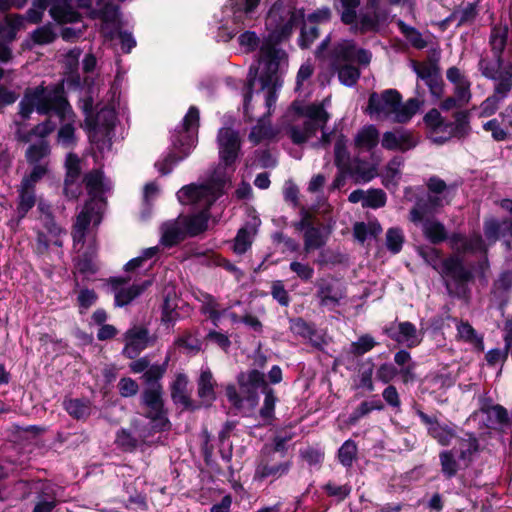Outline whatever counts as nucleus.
<instances>
[{"label":"nucleus","mask_w":512,"mask_h":512,"mask_svg":"<svg viewBox=\"0 0 512 512\" xmlns=\"http://www.w3.org/2000/svg\"><path fill=\"white\" fill-rule=\"evenodd\" d=\"M268 35L260 47L258 67L259 82L268 112L276 102V92L281 87V75L287 67V55L275 44L287 37L292 30L290 12L274 5L266 18Z\"/></svg>","instance_id":"nucleus-1"},{"label":"nucleus","mask_w":512,"mask_h":512,"mask_svg":"<svg viewBox=\"0 0 512 512\" xmlns=\"http://www.w3.org/2000/svg\"><path fill=\"white\" fill-rule=\"evenodd\" d=\"M490 46L494 60L482 58L479 69L483 76L495 81V86L494 93L480 104L481 118L494 115L512 89V28L495 26L491 31Z\"/></svg>","instance_id":"nucleus-2"},{"label":"nucleus","mask_w":512,"mask_h":512,"mask_svg":"<svg viewBox=\"0 0 512 512\" xmlns=\"http://www.w3.org/2000/svg\"><path fill=\"white\" fill-rule=\"evenodd\" d=\"M20 114L27 118L35 109L40 114H48L50 111L63 123L58 133V141L65 147L74 143V113L63 97L61 87L45 88L38 86L27 89L20 104Z\"/></svg>","instance_id":"nucleus-3"},{"label":"nucleus","mask_w":512,"mask_h":512,"mask_svg":"<svg viewBox=\"0 0 512 512\" xmlns=\"http://www.w3.org/2000/svg\"><path fill=\"white\" fill-rule=\"evenodd\" d=\"M83 182L85 183L89 200L77 216L74 225L73 239L77 244L83 243L91 223L94 226L100 224L101 214L105 206L104 194L111 189L110 181L106 180L99 170L88 173Z\"/></svg>","instance_id":"nucleus-4"},{"label":"nucleus","mask_w":512,"mask_h":512,"mask_svg":"<svg viewBox=\"0 0 512 512\" xmlns=\"http://www.w3.org/2000/svg\"><path fill=\"white\" fill-rule=\"evenodd\" d=\"M223 190L220 186L211 184L188 185L181 188L177 197L184 205H193L199 210V213L191 216H181L185 219V228L189 236H195L207 228V222L210 217L209 207L221 196Z\"/></svg>","instance_id":"nucleus-5"},{"label":"nucleus","mask_w":512,"mask_h":512,"mask_svg":"<svg viewBox=\"0 0 512 512\" xmlns=\"http://www.w3.org/2000/svg\"><path fill=\"white\" fill-rule=\"evenodd\" d=\"M401 100L400 93L394 89L372 93L366 111L376 120L407 123L420 110L422 102L417 98H410L404 103Z\"/></svg>","instance_id":"nucleus-6"},{"label":"nucleus","mask_w":512,"mask_h":512,"mask_svg":"<svg viewBox=\"0 0 512 512\" xmlns=\"http://www.w3.org/2000/svg\"><path fill=\"white\" fill-rule=\"evenodd\" d=\"M198 125L199 111L196 107H190L183 119L181 127L179 130H176L173 135L172 152L165 159L155 164L161 174H168L174 165L191 153L197 143L196 131Z\"/></svg>","instance_id":"nucleus-7"},{"label":"nucleus","mask_w":512,"mask_h":512,"mask_svg":"<svg viewBox=\"0 0 512 512\" xmlns=\"http://www.w3.org/2000/svg\"><path fill=\"white\" fill-rule=\"evenodd\" d=\"M216 143L220 162L208 184L219 185L224 190L225 185L230 182L235 163L241 154L242 140L238 131L231 127H222L218 130Z\"/></svg>","instance_id":"nucleus-8"},{"label":"nucleus","mask_w":512,"mask_h":512,"mask_svg":"<svg viewBox=\"0 0 512 512\" xmlns=\"http://www.w3.org/2000/svg\"><path fill=\"white\" fill-rule=\"evenodd\" d=\"M371 59L372 53L369 50L358 48L352 40H342L335 45L331 62L338 71L340 82L345 86L352 87L357 83L360 71L348 63L356 61L360 65L367 66Z\"/></svg>","instance_id":"nucleus-9"},{"label":"nucleus","mask_w":512,"mask_h":512,"mask_svg":"<svg viewBox=\"0 0 512 512\" xmlns=\"http://www.w3.org/2000/svg\"><path fill=\"white\" fill-rule=\"evenodd\" d=\"M303 115L307 118L302 128L292 127L290 136L294 143L301 144L316 136L319 130L322 131V137L319 144L326 145L329 142V134L323 129L330 116L322 104H311L305 107Z\"/></svg>","instance_id":"nucleus-10"},{"label":"nucleus","mask_w":512,"mask_h":512,"mask_svg":"<svg viewBox=\"0 0 512 512\" xmlns=\"http://www.w3.org/2000/svg\"><path fill=\"white\" fill-rule=\"evenodd\" d=\"M429 194L426 199H419L411 209L409 219L413 223L420 222L427 214H432L437 209L447 205L451 201V191L446 183L434 176L427 182Z\"/></svg>","instance_id":"nucleus-11"},{"label":"nucleus","mask_w":512,"mask_h":512,"mask_svg":"<svg viewBox=\"0 0 512 512\" xmlns=\"http://www.w3.org/2000/svg\"><path fill=\"white\" fill-rule=\"evenodd\" d=\"M46 9L53 20L59 24L74 23L80 19V14L72 7L69 0H35L33 7L27 12V19L31 23H38Z\"/></svg>","instance_id":"nucleus-12"},{"label":"nucleus","mask_w":512,"mask_h":512,"mask_svg":"<svg viewBox=\"0 0 512 512\" xmlns=\"http://www.w3.org/2000/svg\"><path fill=\"white\" fill-rule=\"evenodd\" d=\"M289 469L290 462L288 460L276 456L271 447L264 446L255 469L254 479H277L285 475Z\"/></svg>","instance_id":"nucleus-13"},{"label":"nucleus","mask_w":512,"mask_h":512,"mask_svg":"<svg viewBox=\"0 0 512 512\" xmlns=\"http://www.w3.org/2000/svg\"><path fill=\"white\" fill-rule=\"evenodd\" d=\"M348 140L343 136H338L334 146V161L341 173H350L357 177L360 181H370L374 175L375 170L369 169L368 171L361 172L358 168L356 161L352 160L350 153L347 149Z\"/></svg>","instance_id":"nucleus-14"},{"label":"nucleus","mask_w":512,"mask_h":512,"mask_svg":"<svg viewBox=\"0 0 512 512\" xmlns=\"http://www.w3.org/2000/svg\"><path fill=\"white\" fill-rule=\"evenodd\" d=\"M114 123L115 112L113 109L104 108L97 113L96 122L90 131L89 137L99 150L102 151L105 147L109 148L111 146L109 134Z\"/></svg>","instance_id":"nucleus-15"},{"label":"nucleus","mask_w":512,"mask_h":512,"mask_svg":"<svg viewBox=\"0 0 512 512\" xmlns=\"http://www.w3.org/2000/svg\"><path fill=\"white\" fill-rule=\"evenodd\" d=\"M385 333L392 340L408 348L416 347L422 341V336L415 325L408 321L392 323L385 328Z\"/></svg>","instance_id":"nucleus-16"},{"label":"nucleus","mask_w":512,"mask_h":512,"mask_svg":"<svg viewBox=\"0 0 512 512\" xmlns=\"http://www.w3.org/2000/svg\"><path fill=\"white\" fill-rule=\"evenodd\" d=\"M123 341L125 342L123 355L134 359L149 346L151 339L146 328L134 326L124 333Z\"/></svg>","instance_id":"nucleus-17"},{"label":"nucleus","mask_w":512,"mask_h":512,"mask_svg":"<svg viewBox=\"0 0 512 512\" xmlns=\"http://www.w3.org/2000/svg\"><path fill=\"white\" fill-rule=\"evenodd\" d=\"M110 283L115 297V305L123 307L138 297L151 284V281L126 286L127 281L125 279L113 278Z\"/></svg>","instance_id":"nucleus-18"},{"label":"nucleus","mask_w":512,"mask_h":512,"mask_svg":"<svg viewBox=\"0 0 512 512\" xmlns=\"http://www.w3.org/2000/svg\"><path fill=\"white\" fill-rule=\"evenodd\" d=\"M418 143L414 134L406 129H395L383 134L381 145L384 149L405 152Z\"/></svg>","instance_id":"nucleus-19"},{"label":"nucleus","mask_w":512,"mask_h":512,"mask_svg":"<svg viewBox=\"0 0 512 512\" xmlns=\"http://www.w3.org/2000/svg\"><path fill=\"white\" fill-rule=\"evenodd\" d=\"M421 421L427 426L428 434L440 445L448 446L456 437L454 429L448 425L441 424L436 417H431L421 410L416 411Z\"/></svg>","instance_id":"nucleus-20"},{"label":"nucleus","mask_w":512,"mask_h":512,"mask_svg":"<svg viewBox=\"0 0 512 512\" xmlns=\"http://www.w3.org/2000/svg\"><path fill=\"white\" fill-rule=\"evenodd\" d=\"M188 236L185 228V219L181 216L175 220L167 221L161 226L160 243L165 247H172Z\"/></svg>","instance_id":"nucleus-21"},{"label":"nucleus","mask_w":512,"mask_h":512,"mask_svg":"<svg viewBox=\"0 0 512 512\" xmlns=\"http://www.w3.org/2000/svg\"><path fill=\"white\" fill-rule=\"evenodd\" d=\"M446 77L453 85V94L458 97L460 102L469 103L472 97L471 82L465 74L459 68L453 66L447 69Z\"/></svg>","instance_id":"nucleus-22"},{"label":"nucleus","mask_w":512,"mask_h":512,"mask_svg":"<svg viewBox=\"0 0 512 512\" xmlns=\"http://www.w3.org/2000/svg\"><path fill=\"white\" fill-rule=\"evenodd\" d=\"M448 242L451 249L457 253H477L486 251L484 242L479 234H472L469 237H465L461 234H453L449 237Z\"/></svg>","instance_id":"nucleus-23"},{"label":"nucleus","mask_w":512,"mask_h":512,"mask_svg":"<svg viewBox=\"0 0 512 512\" xmlns=\"http://www.w3.org/2000/svg\"><path fill=\"white\" fill-rule=\"evenodd\" d=\"M439 273L444 278H450L456 282L468 281L471 272L466 269L458 256H451L442 261Z\"/></svg>","instance_id":"nucleus-24"},{"label":"nucleus","mask_w":512,"mask_h":512,"mask_svg":"<svg viewBox=\"0 0 512 512\" xmlns=\"http://www.w3.org/2000/svg\"><path fill=\"white\" fill-rule=\"evenodd\" d=\"M448 125L450 126V131H447L444 135L436 136L434 143L443 144L452 137L461 138L466 136L470 130L469 113L467 111L456 112L454 114V122H448Z\"/></svg>","instance_id":"nucleus-25"},{"label":"nucleus","mask_w":512,"mask_h":512,"mask_svg":"<svg viewBox=\"0 0 512 512\" xmlns=\"http://www.w3.org/2000/svg\"><path fill=\"white\" fill-rule=\"evenodd\" d=\"M317 298L321 306L331 309L338 306L345 298V291L340 286L322 281L318 284Z\"/></svg>","instance_id":"nucleus-26"},{"label":"nucleus","mask_w":512,"mask_h":512,"mask_svg":"<svg viewBox=\"0 0 512 512\" xmlns=\"http://www.w3.org/2000/svg\"><path fill=\"white\" fill-rule=\"evenodd\" d=\"M427 214L417 224L422 225L424 236L433 244L440 243L447 239V231L445 226L433 217Z\"/></svg>","instance_id":"nucleus-27"},{"label":"nucleus","mask_w":512,"mask_h":512,"mask_svg":"<svg viewBox=\"0 0 512 512\" xmlns=\"http://www.w3.org/2000/svg\"><path fill=\"white\" fill-rule=\"evenodd\" d=\"M216 382L209 368H202L198 379V396L204 403L211 404L216 399Z\"/></svg>","instance_id":"nucleus-28"},{"label":"nucleus","mask_w":512,"mask_h":512,"mask_svg":"<svg viewBox=\"0 0 512 512\" xmlns=\"http://www.w3.org/2000/svg\"><path fill=\"white\" fill-rule=\"evenodd\" d=\"M24 26V18L20 15H8L0 23V45H6L16 37L17 32Z\"/></svg>","instance_id":"nucleus-29"},{"label":"nucleus","mask_w":512,"mask_h":512,"mask_svg":"<svg viewBox=\"0 0 512 512\" xmlns=\"http://www.w3.org/2000/svg\"><path fill=\"white\" fill-rule=\"evenodd\" d=\"M423 121L429 129L430 137L433 142L436 136L444 135L447 131H450L448 121L442 117L441 113L437 109L429 110L425 114Z\"/></svg>","instance_id":"nucleus-30"},{"label":"nucleus","mask_w":512,"mask_h":512,"mask_svg":"<svg viewBox=\"0 0 512 512\" xmlns=\"http://www.w3.org/2000/svg\"><path fill=\"white\" fill-rule=\"evenodd\" d=\"M102 20L101 30L105 37L114 39V33L119 30L118 9L114 5H105L99 11Z\"/></svg>","instance_id":"nucleus-31"},{"label":"nucleus","mask_w":512,"mask_h":512,"mask_svg":"<svg viewBox=\"0 0 512 512\" xmlns=\"http://www.w3.org/2000/svg\"><path fill=\"white\" fill-rule=\"evenodd\" d=\"M329 237V232L322 228L309 226L304 232V250L306 253H310L316 249L323 247Z\"/></svg>","instance_id":"nucleus-32"},{"label":"nucleus","mask_w":512,"mask_h":512,"mask_svg":"<svg viewBox=\"0 0 512 512\" xmlns=\"http://www.w3.org/2000/svg\"><path fill=\"white\" fill-rule=\"evenodd\" d=\"M50 148L46 140H39L37 143L28 147L25 153L27 162L35 167L37 165L46 164L49 166L48 156Z\"/></svg>","instance_id":"nucleus-33"},{"label":"nucleus","mask_w":512,"mask_h":512,"mask_svg":"<svg viewBox=\"0 0 512 512\" xmlns=\"http://www.w3.org/2000/svg\"><path fill=\"white\" fill-rule=\"evenodd\" d=\"M143 403L150 409V417L158 418L162 411V386L152 385L148 387L142 396Z\"/></svg>","instance_id":"nucleus-34"},{"label":"nucleus","mask_w":512,"mask_h":512,"mask_svg":"<svg viewBox=\"0 0 512 512\" xmlns=\"http://www.w3.org/2000/svg\"><path fill=\"white\" fill-rule=\"evenodd\" d=\"M188 383L187 376L179 373L171 384V396L174 402L180 403L186 408L190 407V397L187 391Z\"/></svg>","instance_id":"nucleus-35"},{"label":"nucleus","mask_w":512,"mask_h":512,"mask_svg":"<svg viewBox=\"0 0 512 512\" xmlns=\"http://www.w3.org/2000/svg\"><path fill=\"white\" fill-rule=\"evenodd\" d=\"M379 140V133L375 126L368 125L358 131L354 138L355 147L363 150H371Z\"/></svg>","instance_id":"nucleus-36"},{"label":"nucleus","mask_w":512,"mask_h":512,"mask_svg":"<svg viewBox=\"0 0 512 512\" xmlns=\"http://www.w3.org/2000/svg\"><path fill=\"white\" fill-rule=\"evenodd\" d=\"M512 231V222L510 220L488 219L484 223L485 237L490 242H495L500 235H505Z\"/></svg>","instance_id":"nucleus-37"},{"label":"nucleus","mask_w":512,"mask_h":512,"mask_svg":"<svg viewBox=\"0 0 512 512\" xmlns=\"http://www.w3.org/2000/svg\"><path fill=\"white\" fill-rule=\"evenodd\" d=\"M382 232V227L378 222H359L353 227V234L356 240L363 243L371 237H376Z\"/></svg>","instance_id":"nucleus-38"},{"label":"nucleus","mask_w":512,"mask_h":512,"mask_svg":"<svg viewBox=\"0 0 512 512\" xmlns=\"http://www.w3.org/2000/svg\"><path fill=\"white\" fill-rule=\"evenodd\" d=\"M457 337L474 345L479 350H484L483 338L478 336L474 328L468 322H460L457 325Z\"/></svg>","instance_id":"nucleus-39"},{"label":"nucleus","mask_w":512,"mask_h":512,"mask_svg":"<svg viewBox=\"0 0 512 512\" xmlns=\"http://www.w3.org/2000/svg\"><path fill=\"white\" fill-rule=\"evenodd\" d=\"M397 26L400 32L408 40V42L416 49H423L427 46V41L423 38L420 31L407 25L404 21L398 20Z\"/></svg>","instance_id":"nucleus-40"},{"label":"nucleus","mask_w":512,"mask_h":512,"mask_svg":"<svg viewBox=\"0 0 512 512\" xmlns=\"http://www.w3.org/2000/svg\"><path fill=\"white\" fill-rule=\"evenodd\" d=\"M49 113H51V115L47 121L37 125L30 133L22 134L21 132H18V138L23 142H29L31 141V136L36 135L41 138L40 140H44V138L56 127V123L51 120L52 117L56 116L53 111H50Z\"/></svg>","instance_id":"nucleus-41"},{"label":"nucleus","mask_w":512,"mask_h":512,"mask_svg":"<svg viewBox=\"0 0 512 512\" xmlns=\"http://www.w3.org/2000/svg\"><path fill=\"white\" fill-rule=\"evenodd\" d=\"M19 202L17 211L20 217H24L26 213L35 205L36 197L35 190L24 188L19 185Z\"/></svg>","instance_id":"nucleus-42"},{"label":"nucleus","mask_w":512,"mask_h":512,"mask_svg":"<svg viewBox=\"0 0 512 512\" xmlns=\"http://www.w3.org/2000/svg\"><path fill=\"white\" fill-rule=\"evenodd\" d=\"M65 410L76 419H83L89 416L90 406L88 402L79 399H69L64 401Z\"/></svg>","instance_id":"nucleus-43"},{"label":"nucleus","mask_w":512,"mask_h":512,"mask_svg":"<svg viewBox=\"0 0 512 512\" xmlns=\"http://www.w3.org/2000/svg\"><path fill=\"white\" fill-rule=\"evenodd\" d=\"M441 471L447 478H452L458 471V463L453 450L443 451L439 455Z\"/></svg>","instance_id":"nucleus-44"},{"label":"nucleus","mask_w":512,"mask_h":512,"mask_svg":"<svg viewBox=\"0 0 512 512\" xmlns=\"http://www.w3.org/2000/svg\"><path fill=\"white\" fill-rule=\"evenodd\" d=\"M48 173V168L46 164L37 165L32 167L31 171L26 174L20 186L24 188L35 190L36 184Z\"/></svg>","instance_id":"nucleus-45"},{"label":"nucleus","mask_w":512,"mask_h":512,"mask_svg":"<svg viewBox=\"0 0 512 512\" xmlns=\"http://www.w3.org/2000/svg\"><path fill=\"white\" fill-rule=\"evenodd\" d=\"M169 358L165 360V362L161 365L154 364L150 365L148 370L145 371L142 378L144 382L150 386L152 385H160L159 380L163 377V375L166 372L167 364H168Z\"/></svg>","instance_id":"nucleus-46"},{"label":"nucleus","mask_w":512,"mask_h":512,"mask_svg":"<svg viewBox=\"0 0 512 512\" xmlns=\"http://www.w3.org/2000/svg\"><path fill=\"white\" fill-rule=\"evenodd\" d=\"M382 409L383 404L380 400L364 401L350 415V422L355 423L370 412Z\"/></svg>","instance_id":"nucleus-47"},{"label":"nucleus","mask_w":512,"mask_h":512,"mask_svg":"<svg viewBox=\"0 0 512 512\" xmlns=\"http://www.w3.org/2000/svg\"><path fill=\"white\" fill-rule=\"evenodd\" d=\"M357 446L354 441H345L338 451V458L343 466L350 467L356 458Z\"/></svg>","instance_id":"nucleus-48"},{"label":"nucleus","mask_w":512,"mask_h":512,"mask_svg":"<svg viewBox=\"0 0 512 512\" xmlns=\"http://www.w3.org/2000/svg\"><path fill=\"white\" fill-rule=\"evenodd\" d=\"M290 270L296 274V276L304 281L309 282L314 276V268L306 262L292 261L289 265Z\"/></svg>","instance_id":"nucleus-49"},{"label":"nucleus","mask_w":512,"mask_h":512,"mask_svg":"<svg viewBox=\"0 0 512 512\" xmlns=\"http://www.w3.org/2000/svg\"><path fill=\"white\" fill-rule=\"evenodd\" d=\"M418 253L428 265L439 272L442 263L439 250L433 247H419Z\"/></svg>","instance_id":"nucleus-50"},{"label":"nucleus","mask_w":512,"mask_h":512,"mask_svg":"<svg viewBox=\"0 0 512 512\" xmlns=\"http://www.w3.org/2000/svg\"><path fill=\"white\" fill-rule=\"evenodd\" d=\"M66 178L67 189H71V181L79 180L80 176V161L76 155L69 154L66 159Z\"/></svg>","instance_id":"nucleus-51"},{"label":"nucleus","mask_w":512,"mask_h":512,"mask_svg":"<svg viewBox=\"0 0 512 512\" xmlns=\"http://www.w3.org/2000/svg\"><path fill=\"white\" fill-rule=\"evenodd\" d=\"M404 235L401 229L390 228L386 233L387 248L393 252L398 253L403 245Z\"/></svg>","instance_id":"nucleus-52"},{"label":"nucleus","mask_w":512,"mask_h":512,"mask_svg":"<svg viewBox=\"0 0 512 512\" xmlns=\"http://www.w3.org/2000/svg\"><path fill=\"white\" fill-rule=\"evenodd\" d=\"M158 251H159V248L157 246L144 249L140 256L131 259L125 265V270L126 271H133V270H135L137 268L142 267L144 265V262L149 260V259H151V258H153L154 256H156Z\"/></svg>","instance_id":"nucleus-53"},{"label":"nucleus","mask_w":512,"mask_h":512,"mask_svg":"<svg viewBox=\"0 0 512 512\" xmlns=\"http://www.w3.org/2000/svg\"><path fill=\"white\" fill-rule=\"evenodd\" d=\"M376 342L370 335H363L359 339L351 344L350 351L354 355H363L368 351L372 350Z\"/></svg>","instance_id":"nucleus-54"},{"label":"nucleus","mask_w":512,"mask_h":512,"mask_svg":"<svg viewBox=\"0 0 512 512\" xmlns=\"http://www.w3.org/2000/svg\"><path fill=\"white\" fill-rule=\"evenodd\" d=\"M483 129L491 132V136L495 141H505L508 138L507 131L501 127L497 119H491L483 124Z\"/></svg>","instance_id":"nucleus-55"},{"label":"nucleus","mask_w":512,"mask_h":512,"mask_svg":"<svg viewBox=\"0 0 512 512\" xmlns=\"http://www.w3.org/2000/svg\"><path fill=\"white\" fill-rule=\"evenodd\" d=\"M386 203V195L380 189H373L366 192L365 207L380 208Z\"/></svg>","instance_id":"nucleus-56"},{"label":"nucleus","mask_w":512,"mask_h":512,"mask_svg":"<svg viewBox=\"0 0 512 512\" xmlns=\"http://www.w3.org/2000/svg\"><path fill=\"white\" fill-rule=\"evenodd\" d=\"M342 14L341 19L346 24H352L356 19V8L359 5V0H341Z\"/></svg>","instance_id":"nucleus-57"},{"label":"nucleus","mask_w":512,"mask_h":512,"mask_svg":"<svg viewBox=\"0 0 512 512\" xmlns=\"http://www.w3.org/2000/svg\"><path fill=\"white\" fill-rule=\"evenodd\" d=\"M251 242L252 241L250 233L245 229H240L235 238L233 246L234 252L237 254L245 253L250 247Z\"/></svg>","instance_id":"nucleus-58"},{"label":"nucleus","mask_w":512,"mask_h":512,"mask_svg":"<svg viewBox=\"0 0 512 512\" xmlns=\"http://www.w3.org/2000/svg\"><path fill=\"white\" fill-rule=\"evenodd\" d=\"M272 136L271 128L266 125L263 121H260L258 125L252 128L249 139L255 143L258 144L262 140L270 138Z\"/></svg>","instance_id":"nucleus-59"},{"label":"nucleus","mask_w":512,"mask_h":512,"mask_svg":"<svg viewBox=\"0 0 512 512\" xmlns=\"http://www.w3.org/2000/svg\"><path fill=\"white\" fill-rule=\"evenodd\" d=\"M239 45L245 49V51H254L259 45V38L255 32L245 31L238 37Z\"/></svg>","instance_id":"nucleus-60"},{"label":"nucleus","mask_w":512,"mask_h":512,"mask_svg":"<svg viewBox=\"0 0 512 512\" xmlns=\"http://www.w3.org/2000/svg\"><path fill=\"white\" fill-rule=\"evenodd\" d=\"M119 393L123 397H131L138 393L139 386L135 380L129 377L121 378L118 383Z\"/></svg>","instance_id":"nucleus-61"},{"label":"nucleus","mask_w":512,"mask_h":512,"mask_svg":"<svg viewBox=\"0 0 512 512\" xmlns=\"http://www.w3.org/2000/svg\"><path fill=\"white\" fill-rule=\"evenodd\" d=\"M238 381H239L240 385L249 384L253 387H259L260 385H262L264 383V377H263V374L260 373L259 371L252 370V371L248 372L247 374L242 373L238 377Z\"/></svg>","instance_id":"nucleus-62"},{"label":"nucleus","mask_w":512,"mask_h":512,"mask_svg":"<svg viewBox=\"0 0 512 512\" xmlns=\"http://www.w3.org/2000/svg\"><path fill=\"white\" fill-rule=\"evenodd\" d=\"M55 39V33L50 26H43L33 32V40L38 44H48Z\"/></svg>","instance_id":"nucleus-63"},{"label":"nucleus","mask_w":512,"mask_h":512,"mask_svg":"<svg viewBox=\"0 0 512 512\" xmlns=\"http://www.w3.org/2000/svg\"><path fill=\"white\" fill-rule=\"evenodd\" d=\"M56 499L54 496H40L36 502L33 512H52L56 507Z\"/></svg>","instance_id":"nucleus-64"}]
</instances>
